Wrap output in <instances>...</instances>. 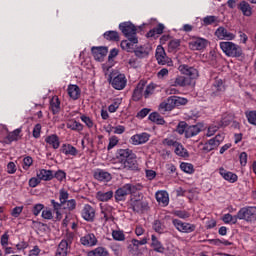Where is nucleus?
<instances>
[{"label": "nucleus", "mask_w": 256, "mask_h": 256, "mask_svg": "<svg viewBox=\"0 0 256 256\" xmlns=\"http://www.w3.org/2000/svg\"><path fill=\"white\" fill-rule=\"evenodd\" d=\"M119 29L132 43H139V39L137 38V27L133 25L131 22H122L119 24Z\"/></svg>", "instance_id": "39448f33"}, {"label": "nucleus", "mask_w": 256, "mask_h": 256, "mask_svg": "<svg viewBox=\"0 0 256 256\" xmlns=\"http://www.w3.org/2000/svg\"><path fill=\"white\" fill-rule=\"evenodd\" d=\"M36 177H39L40 181H53V170L40 169L36 172Z\"/></svg>", "instance_id": "c756f323"}, {"label": "nucleus", "mask_w": 256, "mask_h": 256, "mask_svg": "<svg viewBox=\"0 0 256 256\" xmlns=\"http://www.w3.org/2000/svg\"><path fill=\"white\" fill-rule=\"evenodd\" d=\"M224 139L225 136L223 134L216 135L214 138H211L204 143L202 151H204V153H210V151H215V149H217V147H219V145L223 143Z\"/></svg>", "instance_id": "9d476101"}, {"label": "nucleus", "mask_w": 256, "mask_h": 256, "mask_svg": "<svg viewBox=\"0 0 256 256\" xmlns=\"http://www.w3.org/2000/svg\"><path fill=\"white\" fill-rule=\"evenodd\" d=\"M22 131L23 130L21 128H17L12 132H9L5 137V143L9 144V143H13V141H19V139H21Z\"/></svg>", "instance_id": "c85d7f7f"}, {"label": "nucleus", "mask_w": 256, "mask_h": 256, "mask_svg": "<svg viewBox=\"0 0 256 256\" xmlns=\"http://www.w3.org/2000/svg\"><path fill=\"white\" fill-rule=\"evenodd\" d=\"M187 127H189V125H187L185 122H180L176 128V131L179 135H183V133H185V137H187Z\"/></svg>", "instance_id": "4d7b16f0"}, {"label": "nucleus", "mask_w": 256, "mask_h": 256, "mask_svg": "<svg viewBox=\"0 0 256 256\" xmlns=\"http://www.w3.org/2000/svg\"><path fill=\"white\" fill-rule=\"evenodd\" d=\"M246 117H247L248 123H250V125H256V110H252V111L246 113Z\"/></svg>", "instance_id": "052dcab7"}, {"label": "nucleus", "mask_w": 256, "mask_h": 256, "mask_svg": "<svg viewBox=\"0 0 256 256\" xmlns=\"http://www.w3.org/2000/svg\"><path fill=\"white\" fill-rule=\"evenodd\" d=\"M233 114H224L222 115V118L220 122L218 123L219 127H229L231 123H233Z\"/></svg>", "instance_id": "a19ab883"}, {"label": "nucleus", "mask_w": 256, "mask_h": 256, "mask_svg": "<svg viewBox=\"0 0 256 256\" xmlns=\"http://www.w3.org/2000/svg\"><path fill=\"white\" fill-rule=\"evenodd\" d=\"M96 198L98 199V201H102L103 203L107 201H111V199H113V191L112 190L108 192L98 191L96 193Z\"/></svg>", "instance_id": "72a5a7b5"}, {"label": "nucleus", "mask_w": 256, "mask_h": 256, "mask_svg": "<svg viewBox=\"0 0 256 256\" xmlns=\"http://www.w3.org/2000/svg\"><path fill=\"white\" fill-rule=\"evenodd\" d=\"M213 95L217 96L219 93L225 91V85H223V80L216 79L212 86Z\"/></svg>", "instance_id": "e433bc0d"}, {"label": "nucleus", "mask_w": 256, "mask_h": 256, "mask_svg": "<svg viewBox=\"0 0 256 256\" xmlns=\"http://www.w3.org/2000/svg\"><path fill=\"white\" fill-rule=\"evenodd\" d=\"M143 190V184H125L122 187L118 188L115 191L114 197L115 200L119 203V201H125L127 199V195H135L137 191Z\"/></svg>", "instance_id": "f03ea898"}, {"label": "nucleus", "mask_w": 256, "mask_h": 256, "mask_svg": "<svg viewBox=\"0 0 256 256\" xmlns=\"http://www.w3.org/2000/svg\"><path fill=\"white\" fill-rule=\"evenodd\" d=\"M77 207V201L75 199L66 200L65 205L62 209H67L68 211H75Z\"/></svg>", "instance_id": "603ef678"}, {"label": "nucleus", "mask_w": 256, "mask_h": 256, "mask_svg": "<svg viewBox=\"0 0 256 256\" xmlns=\"http://www.w3.org/2000/svg\"><path fill=\"white\" fill-rule=\"evenodd\" d=\"M117 143H119V138L117 136H111L109 138V144L107 146L108 151H111V149H113Z\"/></svg>", "instance_id": "0e129e2a"}, {"label": "nucleus", "mask_w": 256, "mask_h": 256, "mask_svg": "<svg viewBox=\"0 0 256 256\" xmlns=\"http://www.w3.org/2000/svg\"><path fill=\"white\" fill-rule=\"evenodd\" d=\"M45 143L51 145L53 149H58L61 146V142L59 141V136L57 134H51L45 138Z\"/></svg>", "instance_id": "2f4dec72"}, {"label": "nucleus", "mask_w": 256, "mask_h": 256, "mask_svg": "<svg viewBox=\"0 0 256 256\" xmlns=\"http://www.w3.org/2000/svg\"><path fill=\"white\" fill-rule=\"evenodd\" d=\"M152 229H154L155 233H159L160 235L165 232V226L160 222V220H155L153 222Z\"/></svg>", "instance_id": "09e8293b"}, {"label": "nucleus", "mask_w": 256, "mask_h": 256, "mask_svg": "<svg viewBox=\"0 0 256 256\" xmlns=\"http://www.w3.org/2000/svg\"><path fill=\"white\" fill-rule=\"evenodd\" d=\"M215 36L220 39V41L227 40V41H233L235 39V34L227 31V29L223 26H220L215 31Z\"/></svg>", "instance_id": "f3484780"}, {"label": "nucleus", "mask_w": 256, "mask_h": 256, "mask_svg": "<svg viewBox=\"0 0 256 256\" xmlns=\"http://www.w3.org/2000/svg\"><path fill=\"white\" fill-rule=\"evenodd\" d=\"M151 139V135L147 132H142L131 136L130 142L132 145H145Z\"/></svg>", "instance_id": "dca6fc26"}, {"label": "nucleus", "mask_w": 256, "mask_h": 256, "mask_svg": "<svg viewBox=\"0 0 256 256\" xmlns=\"http://www.w3.org/2000/svg\"><path fill=\"white\" fill-rule=\"evenodd\" d=\"M201 133V128L197 125L188 126L186 129V139H191Z\"/></svg>", "instance_id": "4c0bfd02"}, {"label": "nucleus", "mask_w": 256, "mask_h": 256, "mask_svg": "<svg viewBox=\"0 0 256 256\" xmlns=\"http://www.w3.org/2000/svg\"><path fill=\"white\" fill-rule=\"evenodd\" d=\"M219 174L221 175V177H223L225 179V181H228V183H237V181L239 179L237 174H235L231 171H227L223 167H221L219 169Z\"/></svg>", "instance_id": "5701e85b"}, {"label": "nucleus", "mask_w": 256, "mask_h": 256, "mask_svg": "<svg viewBox=\"0 0 256 256\" xmlns=\"http://www.w3.org/2000/svg\"><path fill=\"white\" fill-rule=\"evenodd\" d=\"M131 243L134 247H141V245H147V238L141 240L132 239Z\"/></svg>", "instance_id": "774afa93"}, {"label": "nucleus", "mask_w": 256, "mask_h": 256, "mask_svg": "<svg viewBox=\"0 0 256 256\" xmlns=\"http://www.w3.org/2000/svg\"><path fill=\"white\" fill-rule=\"evenodd\" d=\"M82 123H85L86 127H88V129H93V120L89 117V116H85V115H82L80 117Z\"/></svg>", "instance_id": "e2e57ef3"}, {"label": "nucleus", "mask_w": 256, "mask_h": 256, "mask_svg": "<svg viewBox=\"0 0 256 256\" xmlns=\"http://www.w3.org/2000/svg\"><path fill=\"white\" fill-rule=\"evenodd\" d=\"M75 235L73 233H67L64 238L58 244L55 256H67L71 253V245Z\"/></svg>", "instance_id": "20e7f679"}, {"label": "nucleus", "mask_w": 256, "mask_h": 256, "mask_svg": "<svg viewBox=\"0 0 256 256\" xmlns=\"http://www.w3.org/2000/svg\"><path fill=\"white\" fill-rule=\"evenodd\" d=\"M117 159L125 169H130L131 171H137V169H139L137 155L129 148L118 150Z\"/></svg>", "instance_id": "f257e3e1"}, {"label": "nucleus", "mask_w": 256, "mask_h": 256, "mask_svg": "<svg viewBox=\"0 0 256 256\" xmlns=\"http://www.w3.org/2000/svg\"><path fill=\"white\" fill-rule=\"evenodd\" d=\"M178 69L180 73H182V75H185L187 79H190L191 83H193L194 79H197V77H199V71L193 66L182 64L179 66Z\"/></svg>", "instance_id": "f8f14e48"}, {"label": "nucleus", "mask_w": 256, "mask_h": 256, "mask_svg": "<svg viewBox=\"0 0 256 256\" xmlns=\"http://www.w3.org/2000/svg\"><path fill=\"white\" fill-rule=\"evenodd\" d=\"M170 87H189L193 85L191 79L186 76H176L175 78L170 79L169 81Z\"/></svg>", "instance_id": "4468645a"}, {"label": "nucleus", "mask_w": 256, "mask_h": 256, "mask_svg": "<svg viewBox=\"0 0 256 256\" xmlns=\"http://www.w3.org/2000/svg\"><path fill=\"white\" fill-rule=\"evenodd\" d=\"M181 47V40L180 39H172L168 43V50L173 53V51H177Z\"/></svg>", "instance_id": "49530a36"}, {"label": "nucleus", "mask_w": 256, "mask_h": 256, "mask_svg": "<svg viewBox=\"0 0 256 256\" xmlns=\"http://www.w3.org/2000/svg\"><path fill=\"white\" fill-rule=\"evenodd\" d=\"M94 179H96V181L109 183V181H111L113 177L111 176V173L103 169H96L94 171Z\"/></svg>", "instance_id": "aec40b11"}, {"label": "nucleus", "mask_w": 256, "mask_h": 256, "mask_svg": "<svg viewBox=\"0 0 256 256\" xmlns=\"http://www.w3.org/2000/svg\"><path fill=\"white\" fill-rule=\"evenodd\" d=\"M31 165H33V158L31 156H26L23 159V164H22L24 171H29V167H31Z\"/></svg>", "instance_id": "bf43d9fd"}, {"label": "nucleus", "mask_w": 256, "mask_h": 256, "mask_svg": "<svg viewBox=\"0 0 256 256\" xmlns=\"http://www.w3.org/2000/svg\"><path fill=\"white\" fill-rule=\"evenodd\" d=\"M50 203L53 207V211L54 213H56V217H62L63 214H61V209H63V206L60 205L59 202L55 201V200H50Z\"/></svg>", "instance_id": "8fccbe9b"}, {"label": "nucleus", "mask_w": 256, "mask_h": 256, "mask_svg": "<svg viewBox=\"0 0 256 256\" xmlns=\"http://www.w3.org/2000/svg\"><path fill=\"white\" fill-rule=\"evenodd\" d=\"M109 83L116 91H123L127 87V77L125 74L117 73L111 74L109 77Z\"/></svg>", "instance_id": "6e6552de"}, {"label": "nucleus", "mask_w": 256, "mask_h": 256, "mask_svg": "<svg viewBox=\"0 0 256 256\" xmlns=\"http://www.w3.org/2000/svg\"><path fill=\"white\" fill-rule=\"evenodd\" d=\"M220 49L227 57H241L243 49L233 42H220Z\"/></svg>", "instance_id": "423d86ee"}, {"label": "nucleus", "mask_w": 256, "mask_h": 256, "mask_svg": "<svg viewBox=\"0 0 256 256\" xmlns=\"http://www.w3.org/2000/svg\"><path fill=\"white\" fill-rule=\"evenodd\" d=\"M94 256H109V251H107V248L104 247H98L92 251Z\"/></svg>", "instance_id": "6e6d98bb"}, {"label": "nucleus", "mask_w": 256, "mask_h": 256, "mask_svg": "<svg viewBox=\"0 0 256 256\" xmlns=\"http://www.w3.org/2000/svg\"><path fill=\"white\" fill-rule=\"evenodd\" d=\"M202 21L205 27H209V25H219V17L217 16H206Z\"/></svg>", "instance_id": "37998d69"}, {"label": "nucleus", "mask_w": 256, "mask_h": 256, "mask_svg": "<svg viewBox=\"0 0 256 256\" xmlns=\"http://www.w3.org/2000/svg\"><path fill=\"white\" fill-rule=\"evenodd\" d=\"M155 89H157V85L155 83H150L144 87V99H149V97L155 93Z\"/></svg>", "instance_id": "c03bdc74"}, {"label": "nucleus", "mask_w": 256, "mask_h": 256, "mask_svg": "<svg viewBox=\"0 0 256 256\" xmlns=\"http://www.w3.org/2000/svg\"><path fill=\"white\" fill-rule=\"evenodd\" d=\"M66 127L71 131H77V132L83 131V124H81L80 122H77V120L75 119L69 120L66 123Z\"/></svg>", "instance_id": "f704fd0d"}, {"label": "nucleus", "mask_w": 256, "mask_h": 256, "mask_svg": "<svg viewBox=\"0 0 256 256\" xmlns=\"http://www.w3.org/2000/svg\"><path fill=\"white\" fill-rule=\"evenodd\" d=\"M43 209H45V205L43 204H35L32 208V213L35 217H38L41 213V211H43Z\"/></svg>", "instance_id": "680f3d73"}, {"label": "nucleus", "mask_w": 256, "mask_h": 256, "mask_svg": "<svg viewBox=\"0 0 256 256\" xmlns=\"http://www.w3.org/2000/svg\"><path fill=\"white\" fill-rule=\"evenodd\" d=\"M189 100L179 96H170L166 101L162 102L159 105L160 111H173L175 107H181V105H187Z\"/></svg>", "instance_id": "7ed1b4c3"}, {"label": "nucleus", "mask_w": 256, "mask_h": 256, "mask_svg": "<svg viewBox=\"0 0 256 256\" xmlns=\"http://www.w3.org/2000/svg\"><path fill=\"white\" fill-rule=\"evenodd\" d=\"M103 37L104 39H106V41H113V42L120 41L119 32L113 31V30L106 31L103 34Z\"/></svg>", "instance_id": "ea45409f"}, {"label": "nucleus", "mask_w": 256, "mask_h": 256, "mask_svg": "<svg viewBox=\"0 0 256 256\" xmlns=\"http://www.w3.org/2000/svg\"><path fill=\"white\" fill-rule=\"evenodd\" d=\"M67 93L73 101H77L81 97V88L77 84H69L67 88Z\"/></svg>", "instance_id": "a878e982"}, {"label": "nucleus", "mask_w": 256, "mask_h": 256, "mask_svg": "<svg viewBox=\"0 0 256 256\" xmlns=\"http://www.w3.org/2000/svg\"><path fill=\"white\" fill-rule=\"evenodd\" d=\"M81 217L85 221H93L95 219V208L89 204H85L81 211Z\"/></svg>", "instance_id": "412c9836"}, {"label": "nucleus", "mask_w": 256, "mask_h": 256, "mask_svg": "<svg viewBox=\"0 0 256 256\" xmlns=\"http://www.w3.org/2000/svg\"><path fill=\"white\" fill-rule=\"evenodd\" d=\"M134 53L136 57H139V59H143L144 57H147V55H149V53H147L145 49H143V47L134 50Z\"/></svg>", "instance_id": "338daca9"}, {"label": "nucleus", "mask_w": 256, "mask_h": 256, "mask_svg": "<svg viewBox=\"0 0 256 256\" xmlns=\"http://www.w3.org/2000/svg\"><path fill=\"white\" fill-rule=\"evenodd\" d=\"M180 169L181 171H183L184 173H187L188 175H193V173H195V168L191 163L182 162L180 164Z\"/></svg>", "instance_id": "a18cd8bd"}, {"label": "nucleus", "mask_w": 256, "mask_h": 256, "mask_svg": "<svg viewBox=\"0 0 256 256\" xmlns=\"http://www.w3.org/2000/svg\"><path fill=\"white\" fill-rule=\"evenodd\" d=\"M162 144L166 145L167 147H174V153L178 157H182L183 159H187V157H189V151H187L183 144L177 140L165 138L162 141Z\"/></svg>", "instance_id": "0eeeda50"}, {"label": "nucleus", "mask_w": 256, "mask_h": 256, "mask_svg": "<svg viewBox=\"0 0 256 256\" xmlns=\"http://www.w3.org/2000/svg\"><path fill=\"white\" fill-rule=\"evenodd\" d=\"M121 106V99L116 98L112 104L108 106L109 113H116L117 109Z\"/></svg>", "instance_id": "3c124183"}, {"label": "nucleus", "mask_w": 256, "mask_h": 256, "mask_svg": "<svg viewBox=\"0 0 256 256\" xmlns=\"http://www.w3.org/2000/svg\"><path fill=\"white\" fill-rule=\"evenodd\" d=\"M164 30H165V26L163 24H158L157 27H155L154 29L150 30L146 34V37H148V38L158 37V35H163V31Z\"/></svg>", "instance_id": "c9c22d12"}, {"label": "nucleus", "mask_w": 256, "mask_h": 256, "mask_svg": "<svg viewBox=\"0 0 256 256\" xmlns=\"http://www.w3.org/2000/svg\"><path fill=\"white\" fill-rule=\"evenodd\" d=\"M80 243L84 247H95V245L98 243V240L95 234L88 233L80 238Z\"/></svg>", "instance_id": "6ab92c4d"}, {"label": "nucleus", "mask_w": 256, "mask_h": 256, "mask_svg": "<svg viewBox=\"0 0 256 256\" xmlns=\"http://www.w3.org/2000/svg\"><path fill=\"white\" fill-rule=\"evenodd\" d=\"M69 199V192H67L65 189H61L59 192V201L58 202L62 207H65V203H67Z\"/></svg>", "instance_id": "de8ad7c7"}, {"label": "nucleus", "mask_w": 256, "mask_h": 256, "mask_svg": "<svg viewBox=\"0 0 256 256\" xmlns=\"http://www.w3.org/2000/svg\"><path fill=\"white\" fill-rule=\"evenodd\" d=\"M238 10L241 11L244 17H251V15H253V7L245 0L238 4Z\"/></svg>", "instance_id": "393cba45"}, {"label": "nucleus", "mask_w": 256, "mask_h": 256, "mask_svg": "<svg viewBox=\"0 0 256 256\" xmlns=\"http://www.w3.org/2000/svg\"><path fill=\"white\" fill-rule=\"evenodd\" d=\"M40 183H41V179L39 177H32L28 181V185L32 189H35V187H37Z\"/></svg>", "instance_id": "69168bd1"}, {"label": "nucleus", "mask_w": 256, "mask_h": 256, "mask_svg": "<svg viewBox=\"0 0 256 256\" xmlns=\"http://www.w3.org/2000/svg\"><path fill=\"white\" fill-rule=\"evenodd\" d=\"M207 43H209L207 39L198 37V38H193L188 43V45L191 51H203V49L207 47Z\"/></svg>", "instance_id": "2eb2a0df"}, {"label": "nucleus", "mask_w": 256, "mask_h": 256, "mask_svg": "<svg viewBox=\"0 0 256 256\" xmlns=\"http://www.w3.org/2000/svg\"><path fill=\"white\" fill-rule=\"evenodd\" d=\"M238 218L240 221H247V223H253L256 221V207L247 206L238 211Z\"/></svg>", "instance_id": "1a4fd4ad"}, {"label": "nucleus", "mask_w": 256, "mask_h": 256, "mask_svg": "<svg viewBox=\"0 0 256 256\" xmlns=\"http://www.w3.org/2000/svg\"><path fill=\"white\" fill-rule=\"evenodd\" d=\"M156 201L163 207H167L169 205V194L167 191H158L156 192Z\"/></svg>", "instance_id": "7c9ffc66"}, {"label": "nucleus", "mask_w": 256, "mask_h": 256, "mask_svg": "<svg viewBox=\"0 0 256 256\" xmlns=\"http://www.w3.org/2000/svg\"><path fill=\"white\" fill-rule=\"evenodd\" d=\"M53 179H57L61 183L64 179H67V173L63 170H58L53 174Z\"/></svg>", "instance_id": "13d9d810"}, {"label": "nucleus", "mask_w": 256, "mask_h": 256, "mask_svg": "<svg viewBox=\"0 0 256 256\" xmlns=\"http://www.w3.org/2000/svg\"><path fill=\"white\" fill-rule=\"evenodd\" d=\"M134 45H137V43H134L128 39V40H123L120 44V47L121 49H123V51H127L128 53H133Z\"/></svg>", "instance_id": "79ce46f5"}, {"label": "nucleus", "mask_w": 256, "mask_h": 256, "mask_svg": "<svg viewBox=\"0 0 256 256\" xmlns=\"http://www.w3.org/2000/svg\"><path fill=\"white\" fill-rule=\"evenodd\" d=\"M60 151L63 155H71L72 157L79 155V150L71 144H63Z\"/></svg>", "instance_id": "bb28decb"}, {"label": "nucleus", "mask_w": 256, "mask_h": 256, "mask_svg": "<svg viewBox=\"0 0 256 256\" xmlns=\"http://www.w3.org/2000/svg\"><path fill=\"white\" fill-rule=\"evenodd\" d=\"M172 224L174 225L175 229L179 231V233H193L197 226L195 224L183 222L179 219H173Z\"/></svg>", "instance_id": "9b49d317"}, {"label": "nucleus", "mask_w": 256, "mask_h": 256, "mask_svg": "<svg viewBox=\"0 0 256 256\" xmlns=\"http://www.w3.org/2000/svg\"><path fill=\"white\" fill-rule=\"evenodd\" d=\"M131 201H132L131 206L133 208V211H135V213H143L149 209V203H147V201L145 200L131 199Z\"/></svg>", "instance_id": "a211bd4d"}, {"label": "nucleus", "mask_w": 256, "mask_h": 256, "mask_svg": "<svg viewBox=\"0 0 256 256\" xmlns=\"http://www.w3.org/2000/svg\"><path fill=\"white\" fill-rule=\"evenodd\" d=\"M91 52L95 61H99L101 63L104 61L105 57H107L109 49L105 46H93L91 48Z\"/></svg>", "instance_id": "ddd939ff"}, {"label": "nucleus", "mask_w": 256, "mask_h": 256, "mask_svg": "<svg viewBox=\"0 0 256 256\" xmlns=\"http://www.w3.org/2000/svg\"><path fill=\"white\" fill-rule=\"evenodd\" d=\"M112 237L114 241H125V233L122 230H113Z\"/></svg>", "instance_id": "864d4df0"}, {"label": "nucleus", "mask_w": 256, "mask_h": 256, "mask_svg": "<svg viewBox=\"0 0 256 256\" xmlns=\"http://www.w3.org/2000/svg\"><path fill=\"white\" fill-rule=\"evenodd\" d=\"M151 241L152 242L150 247H152L153 251H155V253H160L161 255H163V253H165V246H163V243L159 241L155 234L151 235Z\"/></svg>", "instance_id": "b1692460"}, {"label": "nucleus", "mask_w": 256, "mask_h": 256, "mask_svg": "<svg viewBox=\"0 0 256 256\" xmlns=\"http://www.w3.org/2000/svg\"><path fill=\"white\" fill-rule=\"evenodd\" d=\"M155 57L159 65H165V63H167V53H165V48H163V46H158L156 48Z\"/></svg>", "instance_id": "cd10ccee"}, {"label": "nucleus", "mask_w": 256, "mask_h": 256, "mask_svg": "<svg viewBox=\"0 0 256 256\" xmlns=\"http://www.w3.org/2000/svg\"><path fill=\"white\" fill-rule=\"evenodd\" d=\"M148 119L152 123H156V125H165V119L158 112H152Z\"/></svg>", "instance_id": "58836bf2"}, {"label": "nucleus", "mask_w": 256, "mask_h": 256, "mask_svg": "<svg viewBox=\"0 0 256 256\" xmlns=\"http://www.w3.org/2000/svg\"><path fill=\"white\" fill-rule=\"evenodd\" d=\"M145 82H139L132 93V101H141L144 97Z\"/></svg>", "instance_id": "4be33fe9"}, {"label": "nucleus", "mask_w": 256, "mask_h": 256, "mask_svg": "<svg viewBox=\"0 0 256 256\" xmlns=\"http://www.w3.org/2000/svg\"><path fill=\"white\" fill-rule=\"evenodd\" d=\"M173 215L179 217V219H189L191 217V214L186 210H174Z\"/></svg>", "instance_id": "5fc2aeb1"}, {"label": "nucleus", "mask_w": 256, "mask_h": 256, "mask_svg": "<svg viewBox=\"0 0 256 256\" xmlns=\"http://www.w3.org/2000/svg\"><path fill=\"white\" fill-rule=\"evenodd\" d=\"M50 109L53 115L59 114L61 111V101L59 100V97H54L50 100Z\"/></svg>", "instance_id": "473e14b6"}]
</instances>
